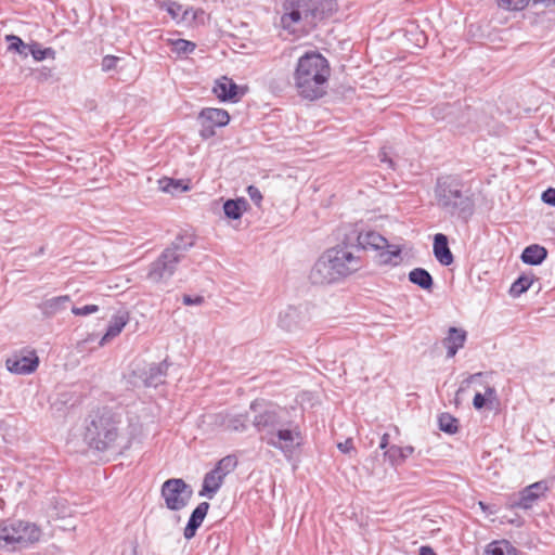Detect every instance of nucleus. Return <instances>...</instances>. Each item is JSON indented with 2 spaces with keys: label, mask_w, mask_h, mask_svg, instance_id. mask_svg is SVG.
Instances as JSON below:
<instances>
[{
  "label": "nucleus",
  "mask_w": 555,
  "mask_h": 555,
  "mask_svg": "<svg viewBox=\"0 0 555 555\" xmlns=\"http://www.w3.org/2000/svg\"><path fill=\"white\" fill-rule=\"evenodd\" d=\"M248 202L244 198L228 199L223 204L224 215L229 219L237 220L247 210Z\"/></svg>",
  "instance_id": "25"
},
{
  "label": "nucleus",
  "mask_w": 555,
  "mask_h": 555,
  "mask_svg": "<svg viewBox=\"0 0 555 555\" xmlns=\"http://www.w3.org/2000/svg\"><path fill=\"white\" fill-rule=\"evenodd\" d=\"M401 447L399 446H390L385 452L384 456L388 459L391 465H398L401 464L403 461H401Z\"/></svg>",
  "instance_id": "37"
},
{
  "label": "nucleus",
  "mask_w": 555,
  "mask_h": 555,
  "mask_svg": "<svg viewBox=\"0 0 555 555\" xmlns=\"http://www.w3.org/2000/svg\"><path fill=\"white\" fill-rule=\"evenodd\" d=\"M547 257V249L539 244L527 246L520 256L524 263L530 266L541 264Z\"/></svg>",
  "instance_id": "22"
},
{
  "label": "nucleus",
  "mask_w": 555,
  "mask_h": 555,
  "mask_svg": "<svg viewBox=\"0 0 555 555\" xmlns=\"http://www.w3.org/2000/svg\"><path fill=\"white\" fill-rule=\"evenodd\" d=\"M357 243V246L353 247L357 251L365 249L384 250L386 247H389L388 241L375 231L359 233Z\"/></svg>",
  "instance_id": "15"
},
{
  "label": "nucleus",
  "mask_w": 555,
  "mask_h": 555,
  "mask_svg": "<svg viewBox=\"0 0 555 555\" xmlns=\"http://www.w3.org/2000/svg\"><path fill=\"white\" fill-rule=\"evenodd\" d=\"M437 206L450 217L464 222L473 216L475 203L469 189L456 177L447 176L437 179L435 186Z\"/></svg>",
  "instance_id": "3"
},
{
  "label": "nucleus",
  "mask_w": 555,
  "mask_h": 555,
  "mask_svg": "<svg viewBox=\"0 0 555 555\" xmlns=\"http://www.w3.org/2000/svg\"><path fill=\"white\" fill-rule=\"evenodd\" d=\"M162 183H165V185L162 186L165 192H172L175 190L186 191L189 189L186 185H182L181 181L173 179H165Z\"/></svg>",
  "instance_id": "40"
},
{
  "label": "nucleus",
  "mask_w": 555,
  "mask_h": 555,
  "mask_svg": "<svg viewBox=\"0 0 555 555\" xmlns=\"http://www.w3.org/2000/svg\"><path fill=\"white\" fill-rule=\"evenodd\" d=\"M249 410L261 441L281 451L285 457H292L300 446L301 431L297 423L286 418V410L263 399L254 400Z\"/></svg>",
  "instance_id": "1"
},
{
  "label": "nucleus",
  "mask_w": 555,
  "mask_h": 555,
  "mask_svg": "<svg viewBox=\"0 0 555 555\" xmlns=\"http://www.w3.org/2000/svg\"><path fill=\"white\" fill-rule=\"evenodd\" d=\"M388 446H389V434L386 433L380 438L379 449L386 451L388 449Z\"/></svg>",
  "instance_id": "49"
},
{
  "label": "nucleus",
  "mask_w": 555,
  "mask_h": 555,
  "mask_svg": "<svg viewBox=\"0 0 555 555\" xmlns=\"http://www.w3.org/2000/svg\"><path fill=\"white\" fill-rule=\"evenodd\" d=\"M533 283V275H520L511 286L509 295L514 298L519 297L521 294L527 292Z\"/></svg>",
  "instance_id": "30"
},
{
  "label": "nucleus",
  "mask_w": 555,
  "mask_h": 555,
  "mask_svg": "<svg viewBox=\"0 0 555 555\" xmlns=\"http://www.w3.org/2000/svg\"><path fill=\"white\" fill-rule=\"evenodd\" d=\"M439 429L447 434H455L459 429V421L449 413H442L438 418Z\"/></svg>",
  "instance_id": "32"
},
{
  "label": "nucleus",
  "mask_w": 555,
  "mask_h": 555,
  "mask_svg": "<svg viewBox=\"0 0 555 555\" xmlns=\"http://www.w3.org/2000/svg\"><path fill=\"white\" fill-rule=\"evenodd\" d=\"M325 254H331L330 262L334 267L339 279L346 278L362 268V260L359 255L346 244L327 249Z\"/></svg>",
  "instance_id": "9"
},
{
  "label": "nucleus",
  "mask_w": 555,
  "mask_h": 555,
  "mask_svg": "<svg viewBox=\"0 0 555 555\" xmlns=\"http://www.w3.org/2000/svg\"><path fill=\"white\" fill-rule=\"evenodd\" d=\"M337 448L343 453H348L351 449H353L352 440L351 439H347L345 442H339L337 444Z\"/></svg>",
  "instance_id": "46"
},
{
  "label": "nucleus",
  "mask_w": 555,
  "mask_h": 555,
  "mask_svg": "<svg viewBox=\"0 0 555 555\" xmlns=\"http://www.w3.org/2000/svg\"><path fill=\"white\" fill-rule=\"evenodd\" d=\"M530 0H495L499 8L507 11H519L526 8Z\"/></svg>",
  "instance_id": "35"
},
{
  "label": "nucleus",
  "mask_w": 555,
  "mask_h": 555,
  "mask_svg": "<svg viewBox=\"0 0 555 555\" xmlns=\"http://www.w3.org/2000/svg\"><path fill=\"white\" fill-rule=\"evenodd\" d=\"M409 281L418 287L430 291L434 286V279L424 268H415L409 272Z\"/></svg>",
  "instance_id": "26"
},
{
  "label": "nucleus",
  "mask_w": 555,
  "mask_h": 555,
  "mask_svg": "<svg viewBox=\"0 0 555 555\" xmlns=\"http://www.w3.org/2000/svg\"><path fill=\"white\" fill-rule=\"evenodd\" d=\"M126 324H127V319L125 317H122V315L114 317L113 320L109 322L107 331H106L105 335L102 337L100 344L103 345L104 341L118 336Z\"/></svg>",
  "instance_id": "28"
},
{
  "label": "nucleus",
  "mask_w": 555,
  "mask_h": 555,
  "mask_svg": "<svg viewBox=\"0 0 555 555\" xmlns=\"http://www.w3.org/2000/svg\"><path fill=\"white\" fill-rule=\"evenodd\" d=\"M39 359L35 351H28L26 354H15L5 362L7 369L15 374H30L36 371Z\"/></svg>",
  "instance_id": "13"
},
{
  "label": "nucleus",
  "mask_w": 555,
  "mask_h": 555,
  "mask_svg": "<svg viewBox=\"0 0 555 555\" xmlns=\"http://www.w3.org/2000/svg\"><path fill=\"white\" fill-rule=\"evenodd\" d=\"M247 194L250 197V199L255 203V205L259 207L263 198L260 190L255 185H249L247 188Z\"/></svg>",
  "instance_id": "43"
},
{
  "label": "nucleus",
  "mask_w": 555,
  "mask_h": 555,
  "mask_svg": "<svg viewBox=\"0 0 555 555\" xmlns=\"http://www.w3.org/2000/svg\"><path fill=\"white\" fill-rule=\"evenodd\" d=\"M402 455L401 461L404 462L405 459H408L410 455L413 454L414 448L412 446L401 447Z\"/></svg>",
  "instance_id": "47"
},
{
  "label": "nucleus",
  "mask_w": 555,
  "mask_h": 555,
  "mask_svg": "<svg viewBox=\"0 0 555 555\" xmlns=\"http://www.w3.org/2000/svg\"><path fill=\"white\" fill-rule=\"evenodd\" d=\"M120 418L108 408L92 411L86 418L85 440L98 451L114 447L119 437Z\"/></svg>",
  "instance_id": "6"
},
{
  "label": "nucleus",
  "mask_w": 555,
  "mask_h": 555,
  "mask_svg": "<svg viewBox=\"0 0 555 555\" xmlns=\"http://www.w3.org/2000/svg\"><path fill=\"white\" fill-rule=\"evenodd\" d=\"M40 529L31 522L23 520H5L0 522V550L7 552L21 551L38 542Z\"/></svg>",
  "instance_id": "7"
},
{
  "label": "nucleus",
  "mask_w": 555,
  "mask_h": 555,
  "mask_svg": "<svg viewBox=\"0 0 555 555\" xmlns=\"http://www.w3.org/2000/svg\"><path fill=\"white\" fill-rule=\"evenodd\" d=\"M212 92L222 102H236L240 99L238 86L227 76L216 80Z\"/></svg>",
  "instance_id": "16"
},
{
  "label": "nucleus",
  "mask_w": 555,
  "mask_h": 555,
  "mask_svg": "<svg viewBox=\"0 0 555 555\" xmlns=\"http://www.w3.org/2000/svg\"><path fill=\"white\" fill-rule=\"evenodd\" d=\"M162 10H165L172 18H178L182 11V5L172 0H165L159 4Z\"/></svg>",
  "instance_id": "36"
},
{
  "label": "nucleus",
  "mask_w": 555,
  "mask_h": 555,
  "mask_svg": "<svg viewBox=\"0 0 555 555\" xmlns=\"http://www.w3.org/2000/svg\"><path fill=\"white\" fill-rule=\"evenodd\" d=\"M182 301L185 306L202 305L204 302V297L203 296L192 297L190 295H184L182 298Z\"/></svg>",
  "instance_id": "45"
},
{
  "label": "nucleus",
  "mask_w": 555,
  "mask_h": 555,
  "mask_svg": "<svg viewBox=\"0 0 555 555\" xmlns=\"http://www.w3.org/2000/svg\"><path fill=\"white\" fill-rule=\"evenodd\" d=\"M99 311V306L96 305H86L81 308H78V307H73L72 308V312L75 314V315H88V314H91V313H95Z\"/></svg>",
  "instance_id": "41"
},
{
  "label": "nucleus",
  "mask_w": 555,
  "mask_h": 555,
  "mask_svg": "<svg viewBox=\"0 0 555 555\" xmlns=\"http://www.w3.org/2000/svg\"><path fill=\"white\" fill-rule=\"evenodd\" d=\"M193 490L181 478H171L166 480L160 488V496L165 501V506L169 511H181L190 502Z\"/></svg>",
  "instance_id": "8"
},
{
  "label": "nucleus",
  "mask_w": 555,
  "mask_h": 555,
  "mask_svg": "<svg viewBox=\"0 0 555 555\" xmlns=\"http://www.w3.org/2000/svg\"><path fill=\"white\" fill-rule=\"evenodd\" d=\"M543 2H545L546 4H555V0H542Z\"/></svg>",
  "instance_id": "53"
},
{
  "label": "nucleus",
  "mask_w": 555,
  "mask_h": 555,
  "mask_svg": "<svg viewBox=\"0 0 555 555\" xmlns=\"http://www.w3.org/2000/svg\"><path fill=\"white\" fill-rule=\"evenodd\" d=\"M5 41L9 43L8 51L18 53L23 57H27L29 54V43H25L16 35H7Z\"/></svg>",
  "instance_id": "29"
},
{
  "label": "nucleus",
  "mask_w": 555,
  "mask_h": 555,
  "mask_svg": "<svg viewBox=\"0 0 555 555\" xmlns=\"http://www.w3.org/2000/svg\"><path fill=\"white\" fill-rule=\"evenodd\" d=\"M167 365L164 363L153 364L149 369L147 376L145 378L146 386L156 387L163 383V377L166 375Z\"/></svg>",
  "instance_id": "27"
},
{
  "label": "nucleus",
  "mask_w": 555,
  "mask_h": 555,
  "mask_svg": "<svg viewBox=\"0 0 555 555\" xmlns=\"http://www.w3.org/2000/svg\"><path fill=\"white\" fill-rule=\"evenodd\" d=\"M209 506L208 502H202L194 508L183 531L186 540L195 537L197 529L202 526L208 513Z\"/></svg>",
  "instance_id": "17"
},
{
  "label": "nucleus",
  "mask_w": 555,
  "mask_h": 555,
  "mask_svg": "<svg viewBox=\"0 0 555 555\" xmlns=\"http://www.w3.org/2000/svg\"><path fill=\"white\" fill-rule=\"evenodd\" d=\"M379 159L382 163H387L390 168H393V162L391 158L388 157L387 153L385 151H382L379 153Z\"/></svg>",
  "instance_id": "50"
},
{
  "label": "nucleus",
  "mask_w": 555,
  "mask_h": 555,
  "mask_svg": "<svg viewBox=\"0 0 555 555\" xmlns=\"http://www.w3.org/2000/svg\"><path fill=\"white\" fill-rule=\"evenodd\" d=\"M331 254H323L313 264L309 279L314 285H326L339 281V276L336 273L334 267L331 264Z\"/></svg>",
  "instance_id": "11"
},
{
  "label": "nucleus",
  "mask_w": 555,
  "mask_h": 555,
  "mask_svg": "<svg viewBox=\"0 0 555 555\" xmlns=\"http://www.w3.org/2000/svg\"><path fill=\"white\" fill-rule=\"evenodd\" d=\"M331 66L321 53L311 51L298 59L294 72V86L299 96L314 101L327 92Z\"/></svg>",
  "instance_id": "2"
},
{
  "label": "nucleus",
  "mask_w": 555,
  "mask_h": 555,
  "mask_svg": "<svg viewBox=\"0 0 555 555\" xmlns=\"http://www.w3.org/2000/svg\"><path fill=\"white\" fill-rule=\"evenodd\" d=\"M467 338V333L463 328L450 327L447 337L443 338L442 344L447 348V357L453 358L459 349L463 348Z\"/></svg>",
  "instance_id": "18"
},
{
  "label": "nucleus",
  "mask_w": 555,
  "mask_h": 555,
  "mask_svg": "<svg viewBox=\"0 0 555 555\" xmlns=\"http://www.w3.org/2000/svg\"><path fill=\"white\" fill-rule=\"evenodd\" d=\"M220 425L229 431H244L247 428L248 416L244 414L220 415Z\"/></svg>",
  "instance_id": "24"
},
{
  "label": "nucleus",
  "mask_w": 555,
  "mask_h": 555,
  "mask_svg": "<svg viewBox=\"0 0 555 555\" xmlns=\"http://www.w3.org/2000/svg\"><path fill=\"white\" fill-rule=\"evenodd\" d=\"M330 0H285L281 24L292 34L309 33L324 18Z\"/></svg>",
  "instance_id": "4"
},
{
  "label": "nucleus",
  "mask_w": 555,
  "mask_h": 555,
  "mask_svg": "<svg viewBox=\"0 0 555 555\" xmlns=\"http://www.w3.org/2000/svg\"><path fill=\"white\" fill-rule=\"evenodd\" d=\"M385 251L380 253V258L383 263H389L393 257H399L401 254V248L397 245H390L386 247Z\"/></svg>",
  "instance_id": "39"
},
{
  "label": "nucleus",
  "mask_w": 555,
  "mask_h": 555,
  "mask_svg": "<svg viewBox=\"0 0 555 555\" xmlns=\"http://www.w3.org/2000/svg\"><path fill=\"white\" fill-rule=\"evenodd\" d=\"M119 57L114 55H106L103 57L101 66L103 72H109L116 68Z\"/></svg>",
  "instance_id": "42"
},
{
  "label": "nucleus",
  "mask_w": 555,
  "mask_h": 555,
  "mask_svg": "<svg viewBox=\"0 0 555 555\" xmlns=\"http://www.w3.org/2000/svg\"><path fill=\"white\" fill-rule=\"evenodd\" d=\"M68 302H70V297L62 295L43 300L38 308L46 318H52L66 310Z\"/></svg>",
  "instance_id": "20"
},
{
  "label": "nucleus",
  "mask_w": 555,
  "mask_h": 555,
  "mask_svg": "<svg viewBox=\"0 0 555 555\" xmlns=\"http://www.w3.org/2000/svg\"><path fill=\"white\" fill-rule=\"evenodd\" d=\"M223 480L224 479L222 476H220L217 470L212 468L204 476L202 489L198 493L199 496H207L208 499H212L223 483Z\"/></svg>",
  "instance_id": "21"
},
{
  "label": "nucleus",
  "mask_w": 555,
  "mask_h": 555,
  "mask_svg": "<svg viewBox=\"0 0 555 555\" xmlns=\"http://www.w3.org/2000/svg\"><path fill=\"white\" fill-rule=\"evenodd\" d=\"M480 507L485 511L487 508L486 504L483 502H479Z\"/></svg>",
  "instance_id": "54"
},
{
  "label": "nucleus",
  "mask_w": 555,
  "mask_h": 555,
  "mask_svg": "<svg viewBox=\"0 0 555 555\" xmlns=\"http://www.w3.org/2000/svg\"><path fill=\"white\" fill-rule=\"evenodd\" d=\"M171 44H172V51L179 55L192 53L196 48V44L194 42L185 40V39L172 40Z\"/></svg>",
  "instance_id": "34"
},
{
  "label": "nucleus",
  "mask_w": 555,
  "mask_h": 555,
  "mask_svg": "<svg viewBox=\"0 0 555 555\" xmlns=\"http://www.w3.org/2000/svg\"><path fill=\"white\" fill-rule=\"evenodd\" d=\"M3 423L0 421V428L2 427Z\"/></svg>",
  "instance_id": "55"
},
{
  "label": "nucleus",
  "mask_w": 555,
  "mask_h": 555,
  "mask_svg": "<svg viewBox=\"0 0 555 555\" xmlns=\"http://www.w3.org/2000/svg\"><path fill=\"white\" fill-rule=\"evenodd\" d=\"M485 555H521L508 540H494L486 545Z\"/></svg>",
  "instance_id": "23"
},
{
  "label": "nucleus",
  "mask_w": 555,
  "mask_h": 555,
  "mask_svg": "<svg viewBox=\"0 0 555 555\" xmlns=\"http://www.w3.org/2000/svg\"><path fill=\"white\" fill-rule=\"evenodd\" d=\"M548 487L545 481L534 482L526 488H524L519 493L517 499L512 502V507L529 509L531 508L537 501L544 495L547 491Z\"/></svg>",
  "instance_id": "12"
},
{
  "label": "nucleus",
  "mask_w": 555,
  "mask_h": 555,
  "mask_svg": "<svg viewBox=\"0 0 555 555\" xmlns=\"http://www.w3.org/2000/svg\"><path fill=\"white\" fill-rule=\"evenodd\" d=\"M481 373H477V374H474V375H470L467 379H466V383H470L476 376H480Z\"/></svg>",
  "instance_id": "52"
},
{
  "label": "nucleus",
  "mask_w": 555,
  "mask_h": 555,
  "mask_svg": "<svg viewBox=\"0 0 555 555\" xmlns=\"http://www.w3.org/2000/svg\"><path fill=\"white\" fill-rule=\"evenodd\" d=\"M29 54L35 61H43L46 59H55V51L52 48H42L40 43L34 41L29 43Z\"/></svg>",
  "instance_id": "31"
},
{
  "label": "nucleus",
  "mask_w": 555,
  "mask_h": 555,
  "mask_svg": "<svg viewBox=\"0 0 555 555\" xmlns=\"http://www.w3.org/2000/svg\"><path fill=\"white\" fill-rule=\"evenodd\" d=\"M197 120L201 125L199 135L207 140L216 134V127H224L229 124L230 115L223 108L206 107L199 112Z\"/></svg>",
  "instance_id": "10"
},
{
  "label": "nucleus",
  "mask_w": 555,
  "mask_h": 555,
  "mask_svg": "<svg viewBox=\"0 0 555 555\" xmlns=\"http://www.w3.org/2000/svg\"><path fill=\"white\" fill-rule=\"evenodd\" d=\"M307 321L306 309L301 307H288L280 313L279 325L285 331H294Z\"/></svg>",
  "instance_id": "14"
},
{
  "label": "nucleus",
  "mask_w": 555,
  "mask_h": 555,
  "mask_svg": "<svg viewBox=\"0 0 555 555\" xmlns=\"http://www.w3.org/2000/svg\"><path fill=\"white\" fill-rule=\"evenodd\" d=\"M486 396L488 398H493L495 396V389L493 387H487L485 395L477 392L473 400V405L475 409L480 410L486 405Z\"/></svg>",
  "instance_id": "38"
},
{
  "label": "nucleus",
  "mask_w": 555,
  "mask_h": 555,
  "mask_svg": "<svg viewBox=\"0 0 555 555\" xmlns=\"http://www.w3.org/2000/svg\"><path fill=\"white\" fill-rule=\"evenodd\" d=\"M541 199L547 205L555 206V189L548 188L545 190L541 195Z\"/></svg>",
  "instance_id": "44"
},
{
  "label": "nucleus",
  "mask_w": 555,
  "mask_h": 555,
  "mask_svg": "<svg viewBox=\"0 0 555 555\" xmlns=\"http://www.w3.org/2000/svg\"><path fill=\"white\" fill-rule=\"evenodd\" d=\"M236 465V457L234 455H227L217 463L214 469L217 470V473L224 479L227 475L234 470Z\"/></svg>",
  "instance_id": "33"
},
{
  "label": "nucleus",
  "mask_w": 555,
  "mask_h": 555,
  "mask_svg": "<svg viewBox=\"0 0 555 555\" xmlns=\"http://www.w3.org/2000/svg\"><path fill=\"white\" fill-rule=\"evenodd\" d=\"M51 76H52V72H51V69H49V68H47V67H42V68L39 70V77H38V79H39V80H48Z\"/></svg>",
  "instance_id": "48"
},
{
  "label": "nucleus",
  "mask_w": 555,
  "mask_h": 555,
  "mask_svg": "<svg viewBox=\"0 0 555 555\" xmlns=\"http://www.w3.org/2000/svg\"><path fill=\"white\" fill-rule=\"evenodd\" d=\"M196 237L189 232L179 233L175 240L150 263L146 278L153 283L167 282L177 271L185 254L195 245Z\"/></svg>",
  "instance_id": "5"
},
{
  "label": "nucleus",
  "mask_w": 555,
  "mask_h": 555,
  "mask_svg": "<svg viewBox=\"0 0 555 555\" xmlns=\"http://www.w3.org/2000/svg\"><path fill=\"white\" fill-rule=\"evenodd\" d=\"M420 555H437L430 546H422L420 548Z\"/></svg>",
  "instance_id": "51"
},
{
  "label": "nucleus",
  "mask_w": 555,
  "mask_h": 555,
  "mask_svg": "<svg viewBox=\"0 0 555 555\" xmlns=\"http://www.w3.org/2000/svg\"><path fill=\"white\" fill-rule=\"evenodd\" d=\"M433 251L435 258L442 266H450L454 261L453 254L449 247L448 236L443 233H437L434 236Z\"/></svg>",
  "instance_id": "19"
}]
</instances>
